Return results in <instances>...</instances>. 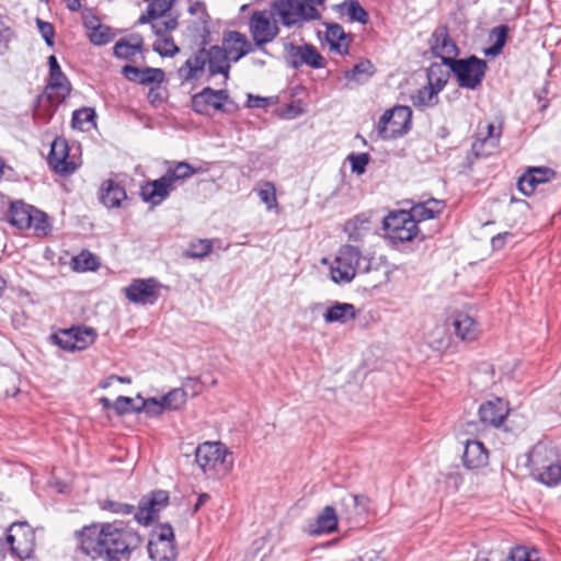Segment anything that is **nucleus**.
I'll return each mask as SVG.
<instances>
[{
    "mask_svg": "<svg viewBox=\"0 0 561 561\" xmlns=\"http://www.w3.org/2000/svg\"><path fill=\"white\" fill-rule=\"evenodd\" d=\"M325 41L330 50L341 56L348 54L352 38L340 24L331 23L327 25Z\"/></svg>",
    "mask_w": 561,
    "mask_h": 561,
    "instance_id": "28",
    "label": "nucleus"
},
{
    "mask_svg": "<svg viewBox=\"0 0 561 561\" xmlns=\"http://www.w3.org/2000/svg\"><path fill=\"white\" fill-rule=\"evenodd\" d=\"M230 61L237 62L242 57L252 51V44L247 36L237 31H228L224 33L222 46Z\"/></svg>",
    "mask_w": 561,
    "mask_h": 561,
    "instance_id": "21",
    "label": "nucleus"
},
{
    "mask_svg": "<svg viewBox=\"0 0 561 561\" xmlns=\"http://www.w3.org/2000/svg\"><path fill=\"white\" fill-rule=\"evenodd\" d=\"M510 412L508 403L501 398L486 401L479 409L481 422L499 427Z\"/></svg>",
    "mask_w": 561,
    "mask_h": 561,
    "instance_id": "23",
    "label": "nucleus"
},
{
    "mask_svg": "<svg viewBox=\"0 0 561 561\" xmlns=\"http://www.w3.org/2000/svg\"><path fill=\"white\" fill-rule=\"evenodd\" d=\"M168 503V492L162 490L153 491L140 500L135 517L140 524L149 525Z\"/></svg>",
    "mask_w": 561,
    "mask_h": 561,
    "instance_id": "18",
    "label": "nucleus"
},
{
    "mask_svg": "<svg viewBox=\"0 0 561 561\" xmlns=\"http://www.w3.org/2000/svg\"><path fill=\"white\" fill-rule=\"evenodd\" d=\"M347 160L351 162L352 172L360 175L365 172L366 165L369 162L368 153H351L347 156Z\"/></svg>",
    "mask_w": 561,
    "mask_h": 561,
    "instance_id": "50",
    "label": "nucleus"
},
{
    "mask_svg": "<svg viewBox=\"0 0 561 561\" xmlns=\"http://www.w3.org/2000/svg\"><path fill=\"white\" fill-rule=\"evenodd\" d=\"M163 91L160 84L151 87L148 92V100L152 105H159L163 102Z\"/></svg>",
    "mask_w": 561,
    "mask_h": 561,
    "instance_id": "61",
    "label": "nucleus"
},
{
    "mask_svg": "<svg viewBox=\"0 0 561 561\" xmlns=\"http://www.w3.org/2000/svg\"><path fill=\"white\" fill-rule=\"evenodd\" d=\"M444 207L445 205L442 201L432 198L424 203L414 205L411 208L410 214L414 217L415 222H417L435 218L443 211Z\"/></svg>",
    "mask_w": 561,
    "mask_h": 561,
    "instance_id": "32",
    "label": "nucleus"
},
{
    "mask_svg": "<svg viewBox=\"0 0 561 561\" xmlns=\"http://www.w3.org/2000/svg\"><path fill=\"white\" fill-rule=\"evenodd\" d=\"M7 542L20 559L30 558L35 546V535L26 523H14L8 529Z\"/></svg>",
    "mask_w": 561,
    "mask_h": 561,
    "instance_id": "14",
    "label": "nucleus"
},
{
    "mask_svg": "<svg viewBox=\"0 0 561 561\" xmlns=\"http://www.w3.org/2000/svg\"><path fill=\"white\" fill-rule=\"evenodd\" d=\"M89 30L91 31L89 34L91 43L98 46L110 43L114 37L111 28L102 24L89 25Z\"/></svg>",
    "mask_w": 561,
    "mask_h": 561,
    "instance_id": "42",
    "label": "nucleus"
},
{
    "mask_svg": "<svg viewBox=\"0 0 561 561\" xmlns=\"http://www.w3.org/2000/svg\"><path fill=\"white\" fill-rule=\"evenodd\" d=\"M357 317V310L353 304L335 301L323 313L325 323L346 324Z\"/></svg>",
    "mask_w": 561,
    "mask_h": 561,
    "instance_id": "29",
    "label": "nucleus"
},
{
    "mask_svg": "<svg viewBox=\"0 0 561 561\" xmlns=\"http://www.w3.org/2000/svg\"><path fill=\"white\" fill-rule=\"evenodd\" d=\"M506 561H539L537 550H528L525 547H516L512 549Z\"/></svg>",
    "mask_w": 561,
    "mask_h": 561,
    "instance_id": "48",
    "label": "nucleus"
},
{
    "mask_svg": "<svg viewBox=\"0 0 561 561\" xmlns=\"http://www.w3.org/2000/svg\"><path fill=\"white\" fill-rule=\"evenodd\" d=\"M455 75L458 85L476 90L481 85L486 71V61L476 56L456 59L448 67Z\"/></svg>",
    "mask_w": 561,
    "mask_h": 561,
    "instance_id": "10",
    "label": "nucleus"
},
{
    "mask_svg": "<svg viewBox=\"0 0 561 561\" xmlns=\"http://www.w3.org/2000/svg\"><path fill=\"white\" fill-rule=\"evenodd\" d=\"M96 333L91 328H73L64 331L58 337L59 345L69 351H82L91 345Z\"/></svg>",
    "mask_w": 561,
    "mask_h": 561,
    "instance_id": "20",
    "label": "nucleus"
},
{
    "mask_svg": "<svg viewBox=\"0 0 561 561\" xmlns=\"http://www.w3.org/2000/svg\"><path fill=\"white\" fill-rule=\"evenodd\" d=\"M286 60L290 67L298 69L299 67L307 65L314 69L324 67V58L318 51V49L309 44L294 45L289 44L285 48Z\"/></svg>",
    "mask_w": 561,
    "mask_h": 561,
    "instance_id": "15",
    "label": "nucleus"
},
{
    "mask_svg": "<svg viewBox=\"0 0 561 561\" xmlns=\"http://www.w3.org/2000/svg\"><path fill=\"white\" fill-rule=\"evenodd\" d=\"M337 9L341 14H347L350 20L353 22L366 24L369 20L367 11L357 0L344 1L337 5Z\"/></svg>",
    "mask_w": 561,
    "mask_h": 561,
    "instance_id": "39",
    "label": "nucleus"
},
{
    "mask_svg": "<svg viewBox=\"0 0 561 561\" xmlns=\"http://www.w3.org/2000/svg\"><path fill=\"white\" fill-rule=\"evenodd\" d=\"M70 91L71 84L64 72L49 76L44 93L37 98L34 116L45 121L49 118Z\"/></svg>",
    "mask_w": 561,
    "mask_h": 561,
    "instance_id": "6",
    "label": "nucleus"
},
{
    "mask_svg": "<svg viewBox=\"0 0 561 561\" xmlns=\"http://www.w3.org/2000/svg\"><path fill=\"white\" fill-rule=\"evenodd\" d=\"M539 185L536 175H533L528 170L519 179L517 186L518 190L526 196L531 195L536 187Z\"/></svg>",
    "mask_w": 561,
    "mask_h": 561,
    "instance_id": "49",
    "label": "nucleus"
},
{
    "mask_svg": "<svg viewBox=\"0 0 561 561\" xmlns=\"http://www.w3.org/2000/svg\"><path fill=\"white\" fill-rule=\"evenodd\" d=\"M76 263L82 268V270H94L98 267V260L96 257L89 253V252H82L79 256L76 259Z\"/></svg>",
    "mask_w": 561,
    "mask_h": 561,
    "instance_id": "58",
    "label": "nucleus"
},
{
    "mask_svg": "<svg viewBox=\"0 0 561 561\" xmlns=\"http://www.w3.org/2000/svg\"><path fill=\"white\" fill-rule=\"evenodd\" d=\"M489 460V453L484 445L478 440H468L462 455L463 466L468 469L484 467Z\"/></svg>",
    "mask_w": 561,
    "mask_h": 561,
    "instance_id": "27",
    "label": "nucleus"
},
{
    "mask_svg": "<svg viewBox=\"0 0 561 561\" xmlns=\"http://www.w3.org/2000/svg\"><path fill=\"white\" fill-rule=\"evenodd\" d=\"M553 453L546 446L537 445L528 457L533 477L548 486L561 482V467L553 461Z\"/></svg>",
    "mask_w": 561,
    "mask_h": 561,
    "instance_id": "7",
    "label": "nucleus"
},
{
    "mask_svg": "<svg viewBox=\"0 0 561 561\" xmlns=\"http://www.w3.org/2000/svg\"><path fill=\"white\" fill-rule=\"evenodd\" d=\"M213 249V242L209 239H199L190 244L185 252L187 257L203 259L210 253Z\"/></svg>",
    "mask_w": 561,
    "mask_h": 561,
    "instance_id": "44",
    "label": "nucleus"
},
{
    "mask_svg": "<svg viewBox=\"0 0 561 561\" xmlns=\"http://www.w3.org/2000/svg\"><path fill=\"white\" fill-rule=\"evenodd\" d=\"M37 27L39 34L42 35L46 44L51 47L54 45L55 37V30L53 24H50L49 22H45L41 19H37Z\"/></svg>",
    "mask_w": 561,
    "mask_h": 561,
    "instance_id": "55",
    "label": "nucleus"
},
{
    "mask_svg": "<svg viewBox=\"0 0 561 561\" xmlns=\"http://www.w3.org/2000/svg\"><path fill=\"white\" fill-rule=\"evenodd\" d=\"M247 105L251 108H263L268 105V100L266 98L249 94Z\"/></svg>",
    "mask_w": 561,
    "mask_h": 561,
    "instance_id": "63",
    "label": "nucleus"
},
{
    "mask_svg": "<svg viewBox=\"0 0 561 561\" xmlns=\"http://www.w3.org/2000/svg\"><path fill=\"white\" fill-rule=\"evenodd\" d=\"M528 171L533 175H536V180L539 184L547 183L556 178L554 170L547 167H530Z\"/></svg>",
    "mask_w": 561,
    "mask_h": 561,
    "instance_id": "53",
    "label": "nucleus"
},
{
    "mask_svg": "<svg viewBox=\"0 0 561 561\" xmlns=\"http://www.w3.org/2000/svg\"><path fill=\"white\" fill-rule=\"evenodd\" d=\"M508 27L506 25H500L492 30L491 37H495V43L485 50L486 55H499L505 43L507 37Z\"/></svg>",
    "mask_w": 561,
    "mask_h": 561,
    "instance_id": "46",
    "label": "nucleus"
},
{
    "mask_svg": "<svg viewBox=\"0 0 561 561\" xmlns=\"http://www.w3.org/2000/svg\"><path fill=\"white\" fill-rule=\"evenodd\" d=\"M113 407L119 414H124L129 411L140 412L139 408L133 407V399L129 397H124V396L118 397L116 399V401L114 402Z\"/></svg>",
    "mask_w": 561,
    "mask_h": 561,
    "instance_id": "57",
    "label": "nucleus"
},
{
    "mask_svg": "<svg viewBox=\"0 0 561 561\" xmlns=\"http://www.w3.org/2000/svg\"><path fill=\"white\" fill-rule=\"evenodd\" d=\"M140 411H145L149 416L160 415L163 411H165L162 398L156 399L150 398L142 402Z\"/></svg>",
    "mask_w": 561,
    "mask_h": 561,
    "instance_id": "52",
    "label": "nucleus"
},
{
    "mask_svg": "<svg viewBox=\"0 0 561 561\" xmlns=\"http://www.w3.org/2000/svg\"><path fill=\"white\" fill-rule=\"evenodd\" d=\"M376 72V68L368 59L357 62L351 70L345 71L344 77L347 81L358 84L367 82Z\"/></svg>",
    "mask_w": 561,
    "mask_h": 561,
    "instance_id": "34",
    "label": "nucleus"
},
{
    "mask_svg": "<svg viewBox=\"0 0 561 561\" xmlns=\"http://www.w3.org/2000/svg\"><path fill=\"white\" fill-rule=\"evenodd\" d=\"M187 398V392L182 391V389L176 388L169 391L165 396L162 397V401L165 410H178L184 405Z\"/></svg>",
    "mask_w": 561,
    "mask_h": 561,
    "instance_id": "45",
    "label": "nucleus"
},
{
    "mask_svg": "<svg viewBox=\"0 0 561 561\" xmlns=\"http://www.w3.org/2000/svg\"><path fill=\"white\" fill-rule=\"evenodd\" d=\"M126 198L125 190L112 180L105 181L100 188V199L108 208L119 207Z\"/></svg>",
    "mask_w": 561,
    "mask_h": 561,
    "instance_id": "30",
    "label": "nucleus"
},
{
    "mask_svg": "<svg viewBox=\"0 0 561 561\" xmlns=\"http://www.w3.org/2000/svg\"><path fill=\"white\" fill-rule=\"evenodd\" d=\"M370 271V260L362 256L358 248L354 245H343L331 266V279L334 283H350L357 273H368Z\"/></svg>",
    "mask_w": 561,
    "mask_h": 561,
    "instance_id": "4",
    "label": "nucleus"
},
{
    "mask_svg": "<svg viewBox=\"0 0 561 561\" xmlns=\"http://www.w3.org/2000/svg\"><path fill=\"white\" fill-rule=\"evenodd\" d=\"M512 237H513V234L510 232L499 233L497 236L493 237L491 240L493 249H495V250L502 249L504 243L506 242V240Z\"/></svg>",
    "mask_w": 561,
    "mask_h": 561,
    "instance_id": "64",
    "label": "nucleus"
},
{
    "mask_svg": "<svg viewBox=\"0 0 561 561\" xmlns=\"http://www.w3.org/2000/svg\"><path fill=\"white\" fill-rule=\"evenodd\" d=\"M325 0H277L272 9L285 26H293L304 21L318 20L320 13L316 5H321Z\"/></svg>",
    "mask_w": 561,
    "mask_h": 561,
    "instance_id": "5",
    "label": "nucleus"
},
{
    "mask_svg": "<svg viewBox=\"0 0 561 561\" xmlns=\"http://www.w3.org/2000/svg\"><path fill=\"white\" fill-rule=\"evenodd\" d=\"M439 92L436 88L425 84L412 95V103L416 107H433L439 102Z\"/></svg>",
    "mask_w": 561,
    "mask_h": 561,
    "instance_id": "37",
    "label": "nucleus"
},
{
    "mask_svg": "<svg viewBox=\"0 0 561 561\" xmlns=\"http://www.w3.org/2000/svg\"><path fill=\"white\" fill-rule=\"evenodd\" d=\"M202 382L195 378H188L184 385L182 391H186L187 396L195 397L202 391Z\"/></svg>",
    "mask_w": 561,
    "mask_h": 561,
    "instance_id": "60",
    "label": "nucleus"
},
{
    "mask_svg": "<svg viewBox=\"0 0 561 561\" xmlns=\"http://www.w3.org/2000/svg\"><path fill=\"white\" fill-rule=\"evenodd\" d=\"M150 558L153 561H174L176 558V548L174 545V534L170 525H161L156 530L148 546Z\"/></svg>",
    "mask_w": 561,
    "mask_h": 561,
    "instance_id": "13",
    "label": "nucleus"
},
{
    "mask_svg": "<svg viewBox=\"0 0 561 561\" xmlns=\"http://www.w3.org/2000/svg\"><path fill=\"white\" fill-rule=\"evenodd\" d=\"M31 219V228L34 229L37 236H46L49 232L50 226L45 213L34 208Z\"/></svg>",
    "mask_w": 561,
    "mask_h": 561,
    "instance_id": "47",
    "label": "nucleus"
},
{
    "mask_svg": "<svg viewBox=\"0 0 561 561\" xmlns=\"http://www.w3.org/2000/svg\"><path fill=\"white\" fill-rule=\"evenodd\" d=\"M195 173V169L186 162H178L173 168H169L165 175L174 185L175 182L185 180Z\"/></svg>",
    "mask_w": 561,
    "mask_h": 561,
    "instance_id": "43",
    "label": "nucleus"
},
{
    "mask_svg": "<svg viewBox=\"0 0 561 561\" xmlns=\"http://www.w3.org/2000/svg\"><path fill=\"white\" fill-rule=\"evenodd\" d=\"M123 76L131 82L142 85L161 84L164 80V71L160 68H138L131 65H125L122 68Z\"/></svg>",
    "mask_w": 561,
    "mask_h": 561,
    "instance_id": "22",
    "label": "nucleus"
},
{
    "mask_svg": "<svg viewBox=\"0 0 561 561\" xmlns=\"http://www.w3.org/2000/svg\"><path fill=\"white\" fill-rule=\"evenodd\" d=\"M339 517L333 506H325L313 523L308 525V534L312 536L330 534L337 528Z\"/></svg>",
    "mask_w": 561,
    "mask_h": 561,
    "instance_id": "26",
    "label": "nucleus"
},
{
    "mask_svg": "<svg viewBox=\"0 0 561 561\" xmlns=\"http://www.w3.org/2000/svg\"><path fill=\"white\" fill-rule=\"evenodd\" d=\"M430 45L432 53L439 57L448 67L456 60L458 47L451 39L446 25H440L432 33Z\"/></svg>",
    "mask_w": 561,
    "mask_h": 561,
    "instance_id": "17",
    "label": "nucleus"
},
{
    "mask_svg": "<svg viewBox=\"0 0 561 561\" xmlns=\"http://www.w3.org/2000/svg\"><path fill=\"white\" fill-rule=\"evenodd\" d=\"M160 287V283L154 278H137L124 288V294L134 304L152 305L158 299Z\"/></svg>",
    "mask_w": 561,
    "mask_h": 561,
    "instance_id": "16",
    "label": "nucleus"
},
{
    "mask_svg": "<svg viewBox=\"0 0 561 561\" xmlns=\"http://www.w3.org/2000/svg\"><path fill=\"white\" fill-rule=\"evenodd\" d=\"M13 36V33L5 23L0 20V55L9 48V43Z\"/></svg>",
    "mask_w": 561,
    "mask_h": 561,
    "instance_id": "59",
    "label": "nucleus"
},
{
    "mask_svg": "<svg viewBox=\"0 0 561 561\" xmlns=\"http://www.w3.org/2000/svg\"><path fill=\"white\" fill-rule=\"evenodd\" d=\"M456 334L463 341H472L477 339L480 330L473 318L466 313H460L454 321Z\"/></svg>",
    "mask_w": 561,
    "mask_h": 561,
    "instance_id": "33",
    "label": "nucleus"
},
{
    "mask_svg": "<svg viewBox=\"0 0 561 561\" xmlns=\"http://www.w3.org/2000/svg\"><path fill=\"white\" fill-rule=\"evenodd\" d=\"M412 125V110L398 105L386 111L377 125L378 136L383 140L402 137Z\"/></svg>",
    "mask_w": 561,
    "mask_h": 561,
    "instance_id": "9",
    "label": "nucleus"
},
{
    "mask_svg": "<svg viewBox=\"0 0 561 561\" xmlns=\"http://www.w3.org/2000/svg\"><path fill=\"white\" fill-rule=\"evenodd\" d=\"M234 103L227 90H214L209 87L192 96V108L198 114H208L210 110L230 112Z\"/></svg>",
    "mask_w": 561,
    "mask_h": 561,
    "instance_id": "12",
    "label": "nucleus"
},
{
    "mask_svg": "<svg viewBox=\"0 0 561 561\" xmlns=\"http://www.w3.org/2000/svg\"><path fill=\"white\" fill-rule=\"evenodd\" d=\"M81 550L92 561H119V556L139 545V536L121 524L84 527L78 534Z\"/></svg>",
    "mask_w": 561,
    "mask_h": 561,
    "instance_id": "1",
    "label": "nucleus"
},
{
    "mask_svg": "<svg viewBox=\"0 0 561 561\" xmlns=\"http://www.w3.org/2000/svg\"><path fill=\"white\" fill-rule=\"evenodd\" d=\"M255 191L262 203H264L268 209L277 206L276 188L272 182L259 183Z\"/></svg>",
    "mask_w": 561,
    "mask_h": 561,
    "instance_id": "41",
    "label": "nucleus"
},
{
    "mask_svg": "<svg viewBox=\"0 0 561 561\" xmlns=\"http://www.w3.org/2000/svg\"><path fill=\"white\" fill-rule=\"evenodd\" d=\"M95 111L92 107H82L72 113L71 125L75 129L88 131L95 127Z\"/></svg>",
    "mask_w": 561,
    "mask_h": 561,
    "instance_id": "38",
    "label": "nucleus"
},
{
    "mask_svg": "<svg viewBox=\"0 0 561 561\" xmlns=\"http://www.w3.org/2000/svg\"><path fill=\"white\" fill-rule=\"evenodd\" d=\"M142 46V38L134 36L128 39H119L114 46V55L117 58L131 60L137 54L140 53Z\"/></svg>",
    "mask_w": 561,
    "mask_h": 561,
    "instance_id": "36",
    "label": "nucleus"
},
{
    "mask_svg": "<svg viewBox=\"0 0 561 561\" xmlns=\"http://www.w3.org/2000/svg\"><path fill=\"white\" fill-rule=\"evenodd\" d=\"M104 508L110 510L114 513H121V514H130L134 511V506L122 504V503H115V502H107V504L104 506Z\"/></svg>",
    "mask_w": 561,
    "mask_h": 561,
    "instance_id": "62",
    "label": "nucleus"
},
{
    "mask_svg": "<svg viewBox=\"0 0 561 561\" xmlns=\"http://www.w3.org/2000/svg\"><path fill=\"white\" fill-rule=\"evenodd\" d=\"M230 58L221 46H211L208 50L198 49L195 54L186 59L179 68L178 77L182 82L198 80L208 65L210 76L224 75L228 79Z\"/></svg>",
    "mask_w": 561,
    "mask_h": 561,
    "instance_id": "2",
    "label": "nucleus"
},
{
    "mask_svg": "<svg viewBox=\"0 0 561 561\" xmlns=\"http://www.w3.org/2000/svg\"><path fill=\"white\" fill-rule=\"evenodd\" d=\"M195 461L210 479L226 477L233 466L231 454L220 442H205L198 445L195 450Z\"/></svg>",
    "mask_w": 561,
    "mask_h": 561,
    "instance_id": "3",
    "label": "nucleus"
},
{
    "mask_svg": "<svg viewBox=\"0 0 561 561\" xmlns=\"http://www.w3.org/2000/svg\"><path fill=\"white\" fill-rule=\"evenodd\" d=\"M387 238L393 242L411 241L417 232V225L410 211L399 210L389 214L383 220Z\"/></svg>",
    "mask_w": 561,
    "mask_h": 561,
    "instance_id": "11",
    "label": "nucleus"
},
{
    "mask_svg": "<svg viewBox=\"0 0 561 561\" xmlns=\"http://www.w3.org/2000/svg\"><path fill=\"white\" fill-rule=\"evenodd\" d=\"M370 230V222L367 217L357 216L345 225V232L353 241L362 240Z\"/></svg>",
    "mask_w": 561,
    "mask_h": 561,
    "instance_id": "40",
    "label": "nucleus"
},
{
    "mask_svg": "<svg viewBox=\"0 0 561 561\" xmlns=\"http://www.w3.org/2000/svg\"><path fill=\"white\" fill-rule=\"evenodd\" d=\"M49 167L58 174L73 173L81 164V149L79 142H50L47 157Z\"/></svg>",
    "mask_w": 561,
    "mask_h": 561,
    "instance_id": "8",
    "label": "nucleus"
},
{
    "mask_svg": "<svg viewBox=\"0 0 561 561\" xmlns=\"http://www.w3.org/2000/svg\"><path fill=\"white\" fill-rule=\"evenodd\" d=\"M340 516L348 522L356 519L367 513L369 499L364 495L346 493L340 501Z\"/></svg>",
    "mask_w": 561,
    "mask_h": 561,
    "instance_id": "24",
    "label": "nucleus"
},
{
    "mask_svg": "<svg viewBox=\"0 0 561 561\" xmlns=\"http://www.w3.org/2000/svg\"><path fill=\"white\" fill-rule=\"evenodd\" d=\"M479 130L482 133L486 130V135L483 140L488 139H499L502 136V124L501 123H480Z\"/></svg>",
    "mask_w": 561,
    "mask_h": 561,
    "instance_id": "54",
    "label": "nucleus"
},
{
    "mask_svg": "<svg viewBox=\"0 0 561 561\" xmlns=\"http://www.w3.org/2000/svg\"><path fill=\"white\" fill-rule=\"evenodd\" d=\"M250 32L255 45L261 47L277 36L278 27L265 11H255L250 19Z\"/></svg>",
    "mask_w": 561,
    "mask_h": 561,
    "instance_id": "19",
    "label": "nucleus"
},
{
    "mask_svg": "<svg viewBox=\"0 0 561 561\" xmlns=\"http://www.w3.org/2000/svg\"><path fill=\"white\" fill-rule=\"evenodd\" d=\"M34 207L23 202H14L11 204L9 213V221L19 229H31Z\"/></svg>",
    "mask_w": 561,
    "mask_h": 561,
    "instance_id": "31",
    "label": "nucleus"
},
{
    "mask_svg": "<svg viewBox=\"0 0 561 561\" xmlns=\"http://www.w3.org/2000/svg\"><path fill=\"white\" fill-rule=\"evenodd\" d=\"M426 77L427 84L436 88L439 91H443L449 80L450 69L447 65H444L443 61L440 64L433 62L427 68Z\"/></svg>",
    "mask_w": 561,
    "mask_h": 561,
    "instance_id": "35",
    "label": "nucleus"
},
{
    "mask_svg": "<svg viewBox=\"0 0 561 561\" xmlns=\"http://www.w3.org/2000/svg\"><path fill=\"white\" fill-rule=\"evenodd\" d=\"M174 188V185L171 183L169 178L164 174L161 178L148 182L141 186V196L144 201L150 202L153 205L160 204L164 201L170 191Z\"/></svg>",
    "mask_w": 561,
    "mask_h": 561,
    "instance_id": "25",
    "label": "nucleus"
},
{
    "mask_svg": "<svg viewBox=\"0 0 561 561\" xmlns=\"http://www.w3.org/2000/svg\"><path fill=\"white\" fill-rule=\"evenodd\" d=\"M153 50L164 57H172L179 51V47L174 44L173 39L164 38L161 42L153 44Z\"/></svg>",
    "mask_w": 561,
    "mask_h": 561,
    "instance_id": "51",
    "label": "nucleus"
},
{
    "mask_svg": "<svg viewBox=\"0 0 561 561\" xmlns=\"http://www.w3.org/2000/svg\"><path fill=\"white\" fill-rule=\"evenodd\" d=\"M496 149V142H472V153L476 158L488 157Z\"/></svg>",
    "mask_w": 561,
    "mask_h": 561,
    "instance_id": "56",
    "label": "nucleus"
}]
</instances>
